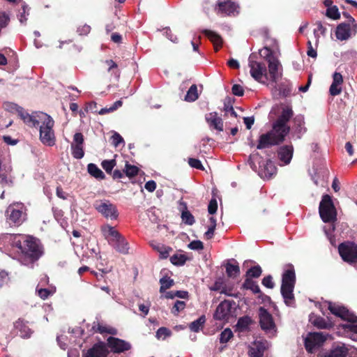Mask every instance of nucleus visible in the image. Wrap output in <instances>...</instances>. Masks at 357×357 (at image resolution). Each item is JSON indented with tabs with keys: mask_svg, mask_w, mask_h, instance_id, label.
I'll use <instances>...</instances> for the list:
<instances>
[{
	"mask_svg": "<svg viewBox=\"0 0 357 357\" xmlns=\"http://www.w3.org/2000/svg\"><path fill=\"white\" fill-rule=\"evenodd\" d=\"M252 323V319L249 317H241L236 324V327L240 331H246Z\"/></svg>",
	"mask_w": 357,
	"mask_h": 357,
	"instance_id": "34",
	"label": "nucleus"
},
{
	"mask_svg": "<svg viewBox=\"0 0 357 357\" xmlns=\"http://www.w3.org/2000/svg\"><path fill=\"white\" fill-rule=\"evenodd\" d=\"M205 119L211 128L219 132L223 130V121L217 112H211L206 114Z\"/></svg>",
	"mask_w": 357,
	"mask_h": 357,
	"instance_id": "20",
	"label": "nucleus"
},
{
	"mask_svg": "<svg viewBox=\"0 0 357 357\" xmlns=\"http://www.w3.org/2000/svg\"><path fill=\"white\" fill-rule=\"evenodd\" d=\"M352 31L354 34L357 32L356 24L350 26L346 23H341L337 26L335 35L338 40H346L351 37Z\"/></svg>",
	"mask_w": 357,
	"mask_h": 357,
	"instance_id": "15",
	"label": "nucleus"
},
{
	"mask_svg": "<svg viewBox=\"0 0 357 357\" xmlns=\"http://www.w3.org/2000/svg\"><path fill=\"white\" fill-rule=\"evenodd\" d=\"M231 306L227 301L221 302L217 307L214 314V318L218 320H223L228 317L230 313Z\"/></svg>",
	"mask_w": 357,
	"mask_h": 357,
	"instance_id": "23",
	"label": "nucleus"
},
{
	"mask_svg": "<svg viewBox=\"0 0 357 357\" xmlns=\"http://www.w3.org/2000/svg\"><path fill=\"white\" fill-rule=\"evenodd\" d=\"M294 122L296 126L297 132L301 135L303 134L306 130L305 128L304 127V117L301 115L297 116L294 119Z\"/></svg>",
	"mask_w": 357,
	"mask_h": 357,
	"instance_id": "39",
	"label": "nucleus"
},
{
	"mask_svg": "<svg viewBox=\"0 0 357 357\" xmlns=\"http://www.w3.org/2000/svg\"><path fill=\"white\" fill-rule=\"evenodd\" d=\"M14 327L20 333V337L23 338H29L32 334L31 330L22 319H18L14 324Z\"/></svg>",
	"mask_w": 357,
	"mask_h": 357,
	"instance_id": "26",
	"label": "nucleus"
},
{
	"mask_svg": "<svg viewBox=\"0 0 357 357\" xmlns=\"http://www.w3.org/2000/svg\"><path fill=\"white\" fill-rule=\"evenodd\" d=\"M171 335H172V332L169 329H168L167 328H165V327H160L156 331L155 336L158 340H160V339L165 340L167 337L171 336Z\"/></svg>",
	"mask_w": 357,
	"mask_h": 357,
	"instance_id": "41",
	"label": "nucleus"
},
{
	"mask_svg": "<svg viewBox=\"0 0 357 357\" xmlns=\"http://www.w3.org/2000/svg\"><path fill=\"white\" fill-rule=\"evenodd\" d=\"M205 321H206L205 316H201L199 319L192 321L190 324L189 328L191 331L197 333L202 328Z\"/></svg>",
	"mask_w": 357,
	"mask_h": 357,
	"instance_id": "32",
	"label": "nucleus"
},
{
	"mask_svg": "<svg viewBox=\"0 0 357 357\" xmlns=\"http://www.w3.org/2000/svg\"><path fill=\"white\" fill-rule=\"evenodd\" d=\"M8 281V273L4 271H0V287Z\"/></svg>",
	"mask_w": 357,
	"mask_h": 357,
	"instance_id": "64",
	"label": "nucleus"
},
{
	"mask_svg": "<svg viewBox=\"0 0 357 357\" xmlns=\"http://www.w3.org/2000/svg\"><path fill=\"white\" fill-rule=\"evenodd\" d=\"M107 344L114 353H121L130 349V344L122 340L110 337L107 340Z\"/></svg>",
	"mask_w": 357,
	"mask_h": 357,
	"instance_id": "16",
	"label": "nucleus"
},
{
	"mask_svg": "<svg viewBox=\"0 0 357 357\" xmlns=\"http://www.w3.org/2000/svg\"><path fill=\"white\" fill-rule=\"evenodd\" d=\"M310 319L314 326L319 328H328L331 326L330 323L326 322L324 319L320 317H311Z\"/></svg>",
	"mask_w": 357,
	"mask_h": 357,
	"instance_id": "33",
	"label": "nucleus"
},
{
	"mask_svg": "<svg viewBox=\"0 0 357 357\" xmlns=\"http://www.w3.org/2000/svg\"><path fill=\"white\" fill-rule=\"evenodd\" d=\"M6 220L9 224L20 225L26 220V208L22 203H14L6 211Z\"/></svg>",
	"mask_w": 357,
	"mask_h": 357,
	"instance_id": "7",
	"label": "nucleus"
},
{
	"mask_svg": "<svg viewBox=\"0 0 357 357\" xmlns=\"http://www.w3.org/2000/svg\"><path fill=\"white\" fill-rule=\"evenodd\" d=\"M319 214L325 222H333L336 219V211L331 196L325 195L319 204Z\"/></svg>",
	"mask_w": 357,
	"mask_h": 357,
	"instance_id": "10",
	"label": "nucleus"
},
{
	"mask_svg": "<svg viewBox=\"0 0 357 357\" xmlns=\"http://www.w3.org/2000/svg\"><path fill=\"white\" fill-rule=\"evenodd\" d=\"M307 54L308 56H310L312 58H316L317 56V51L315 49L313 48L310 40H308V42H307Z\"/></svg>",
	"mask_w": 357,
	"mask_h": 357,
	"instance_id": "58",
	"label": "nucleus"
},
{
	"mask_svg": "<svg viewBox=\"0 0 357 357\" xmlns=\"http://www.w3.org/2000/svg\"><path fill=\"white\" fill-rule=\"evenodd\" d=\"M223 111L226 115H231L235 118L237 117V114L234 109L231 99L230 98H226L225 99Z\"/></svg>",
	"mask_w": 357,
	"mask_h": 357,
	"instance_id": "31",
	"label": "nucleus"
},
{
	"mask_svg": "<svg viewBox=\"0 0 357 357\" xmlns=\"http://www.w3.org/2000/svg\"><path fill=\"white\" fill-rule=\"evenodd\" d=\"M88 172L94 178L100 180L105 178L103 172L95 164L90 163L87 166Z\"/></svg>",
	"mask_w": 357,
	"mask_h": 357,
	"instance_id": "28",
	"label": "nucleus"
},
{
	"mask_svg": "<svg viewBox=\"0 0 357 357\" xmlns=\"http://www.w3.org/2000/svg\"><path fill=\"white\" fill-rule=\"evenodd\" d=\"M218 209V203L215 199H212L208 204V211L210 214H214Z\"/></svg>",
	"mask_w": 357,
	"mask_h": 357,
	"instance_id": "54",
	"label": "nucleus"
},
{
	"mask_svg": "<svg viewBox=\"0 0 357 357\" xmlns=\"http://www.w3.org/2000/svg\"><path fill=\"white\" fill-rule=\"evenodd\" d=\"M262 284L268 288L272 289L274 287V282H273V278L271 275H268L265 277L262 280Z\"/></svg>",
	"mask_w": 357,
	"mask_h": 357,
	"instance_id": "56",
	"label": "nucleus"
},
{
	"mask_svg": "<svg viewBox=\"0 0 357 357\" xmlns=\"http://www.w3.org/2000/svg\"><path fill=\"white\" fill-rule=\"evenodd\" d=\"M181 205H182L183 206V209H185L182 211L181 213L182 221L188 225H193L195 222V218L193 215L187 211L186 204L185 203H181Z\"/></svg>",
	"mask_w": 357,
	"mask_h": 357,
	"instance_id": "29",
	"label": "nucleus"
},
{
	"mask_svg": "<svg viewBox=\"0 0 357 357\" xmlns=\"http://www.w3.org/2000/svg\"><path fill=\"white\" fill-rule=\"evenodd\" d=\"M231 91L233 94L237 96H242L244 93L243 87L239 84H234Z\"/></svg>",
	"mask_w": 357,
	"mask_h": 357,
	"instance_id": "55",
	"label": "nucleus"
},
{
	"mask_svg": "<svg viewBox=\"0 0 357 357\" xmlns=\"http://www.w3.org/2000/svg\"><path fill=\"white\" fill-rule=\"evenodd\" d=\"M224 282L222 279L219 278L217 280L214 284L210 288L212 291H220L222 294H225V288L223 287Z\"/></svg>",
	"mask_w": 357,
	"mask_h": 357,
	"instance_id": "47",
	"label": "nucleus"
},
{
	"mask_svg": "<svg viewBox=\"0 0 357 357\" xmlns=\"http://www.w3.org/2000/svg\"><path fill=\"white\" fill-rule=\"evenodd\" d=\"M139 169L135 165H131L128 163L126 164L124 172L126 174L129 176H135L137 174Z\"/></svg>",
	"mask_w": 357,
	"mask_h": 357,
	"instance_id": "44",
	"label": "nucleus"
},
{
	"mask_svg": "<svg viewBox=\"0 0 357 357\" xmlns=\"http://www.w3.org/2000/svg\"><path fill=\"white\" fill-rule=\"evenodd\" d=\"M56 340L60 348L63 350H66L67 348V344L65 342L66 340V336L63 335L57 336Z\"/></svg>",
	"mask_w": 357,
	"mask_h": 357,
	"instance_id": "59",
	"label": "nucleus"
},
{
	"mask_svg": "<svg viewBox=\"0 0 357 357\" xmlns=\"http://www.w3.org/2000/svg\"><path fill=\"white\" fill-rule=\"evenodd\" d=\"M328 335L324 333H309L305 337V347L310 353H313L315 349L321 346L326 340Z\"/></svg>",
	"mask_w": 357,
	"mask_h": 357,
	"instance_id": "12",
	"label": "nucleus"
},
{
	"mask_svg": "<svg viewBox=\"0 0 357 357\" xmlns=\"http://www.w3.org/2000/svg\"><path fill=\"white\" fill-rule=\"evenodd\" d=\"M160 292L164 293L166 289L174 285V280L169 278L163 277L160 280Z\"/></svg>",
	"mask_w": 357,
	"mask_h": 357,
	"instance_id": "37",
	"label": "nucleus"
},
{
	"mask_svg": "<svg viewBox=\"0 0 357 357\" xmlns=\"http://www.w3.org/2000/svg\"><path fill=\"white\" fill-rule=\"evenodd\" d=\"M349 355V357H357V349L344 343H338L325 357H348Z\"/></svg>",
	"mask_w": 357,
	"mask_h": 357,
	"instance_id": "13",
	"label": "nucleus"
},
{
	"mask_svg": "<svg viewBox=\"0 0 357 357\" xmlns=\"http://www.w3.org/2000/svg\"><path fill=\"white\" fill-rule=\"evenodd\" d=\"M70 147L72 155L75 158L81 159L84 157V136L81 132H77L74 135Z\"/></svg>",
	"mask_w": 357,
	"mask_h": 357,
	"instance_id": "14",
	"label": "nucleus"
},
{
	"mask_svg": "<svg viewBox=\"0 0 357 357\" xmlns=\"http://www.w3.org/2000/svg\"><path fill=\"white\" fill-rule=\"evenodd\" d=\"M108 354L106 346L102 344H97L89 349L84 357H107Z\"/></svg>",
	"mask_w": 357,
	"mask_h": 357,
	"instance_id": "22",
	"label": "nucleus"
},
{
	"mask_svg": "<svg viewBox=\"0 0 357 357\" xmlns=\"http://www.w3.org/2000/svg\"><path fill=\"white\" fill-rule=\"evenodd\" d=\"M29 8L27 5L24 4L22 6V12L19 15V20L22 24H24L27 20V16L29 15Z\"/></svg>",
	"mask_w": 357,
	"mask_h": 357,
	"instance_id": "49",
	"label": "nucleus"
},
{
	"mask_svg": "<svg viewBox=\"0 0 357 357\" xmlns=\"http://www.w3.org/2000/svg\"><path fill=\"white\" fill-rule=\"evenodd\" d=\"M226 273L228 277L235 278L240 274L239 266L228 263L226 266Z\"/></svg>",
	"mask_w": 357,
	"mask_h": 357,
	"instance_id": "36",
	"label": "nucleus"
},
{
	"mask_svg": "<svg viewBox=\"0 0 357 357\" xmlns=\"http://www.w3.org/2000/svg\"><path fill=\"white\" fill-rule=\"evenodd\" d=\"M204 33L206 36L211 40V41L213 43L214 47L216 51L222 46V39L218 33L215 32L204 30Z\"/></svg>",
	"mask_w": 357,
	"mask_h": 357,
	"instance_id": "27",
	"label": "nucleus"
},
{
	"mask_svg": "<svg viewBox=\"0 0 357 357\" xmlns=\"http://www.w3.org/2000/svg\"><path fill=\"white\" fill-rule=\"evenodd\" d=\"M278 46L275 43L271 47H264L259 50V54L268 64L255 61L256 55L252 53L248 58V66L250 75L257 82L266 84L267 81L276 83L282 76V66L278 59Z\"/></svg>",
	"mask_w": 357,
	"mask_h": 357,
	"instance_id": "1",
	"label": "nucleus"
},
{
	"mask_svg": "<svg viewBox=\"0 0 357 357\" xmlns=\"http://www.w3.org/2000/svg\"><path fill=\"white\" fill-rule=\"evenodd\" d=\"M326 16L333 20H337L340 17L338 8L336 6H329L326 10Z\"/></svg>",
	"mask_w": 357,
	"mask_h": 357,
	"instance_id": "40",
	"label": "nucleus"
},
{
	"mask_svg": "<svg viewBox=\"0 0 357 357\" xmlns=\"http://www.w3.org/2000/svg\"><path fill=\"white\" fill-rule=\"evenodd\" d=\"M21 117L28 126H39L40 140L43 144L50 146L54 145L56 139L52 129L54 122L50 116L41 112H36L31 114L22 112Z\"/></svg>",
	"mask_w": 357,
	"mask_h": 357,
	"instance_id": "3",
	"label": "nucleus"
},
{
	"mask_svg": "<svg viewBox=\"0 0 357 357\" xmlns=\"http://www.w3.org/2000/svg\"><path fill=\"white\" fill-rule=\"evenodd\" d=\"M218 11L226 15L238 13V6L229 0H219L218 1Z\"/></svg>",
	"mask_w": 357,
	"mask_h": 357,
	"instance_id": "19",
	"label": "nucleus"
},
{
	"mask_svg": "<svg viewBox=\"0 0 357 357\" xmlns=\"http://www.w3.org/2000/svg\"><path fill=\"white\" fill-rule=\"evenodd\" d=\"M187 257L184 254H176L171 257V262L176 266H182L187 261Z\"/></svg>",
	"mask_w": 357,
	"mask_h": 357,
	"instance_id": "38",
	"label": "nucleus"
},
{
	"mask_svg": "<svg viewBox=\"0 0 357 357\" xmlns=\"http://www.w3.org/2000/svg\"><path fill=\"white\" fill-rule=\"evenodd\" d=\"M294 149L291 145H286L280 148L278 158L283 165H287L291 162L293 156Z\"/></svg>",
	"mask_w": 357,
	"mask_h": 357,
	"instance_id": "24",
	"label": "nucleus"
},
{
	"mask_svg": "<svg viewBox=\"0 0 357 357\" xmlns=\"http://www.w3.org/2000/svg\"><path fill=\"white\" fill-rule=\"evenodd\" d=\"M185 307V303L184 301H177L174 303V305L172 309V312L174 315H178V313L181 311H182L183 310H184Z\"/></svg>",
	"mask_w": 357,
	"mask_h": 357,
	"instance_id": "46",
	"label": "nucleus"
},
{
	"mask_svg": "<svg viewBox=\"0 0 357 357\" xmlns=\"http://www.w3.org/2000/svg\"><path fill=\"white\" fill-rule=\"evenodd\" d=\"M109 245L117 252L121 254L126 255L128 253L129 247L128 242L122 235H121L119 238H116L114 243H112Z\"/></svg>",
	"mask_w": 357,
	"mask_h": 357,
	"instance_id": "25",
	"label": "nucleus"
},
{
	"mask_svg": "<svg viewBox=\"0 0 357 357\" xmlns=\"http://www.w3.org/2000/svg\"><path fill=\"white\" fill-rule=\"evenodd\" d=\"M164 31H165L164 34L166 36V37L169 40H171L173 43H176L177 42V38L172 35V31L169 29V28L167 27V28L164 29Z\"/></svg>",
	"mask_w": 357,
	"mask_h": 357,
	"instance_id": "63",
	"label": "nucleus"
},
{
	"mask_svg": "<svg viewBox=\"0 0 357 357\" xmlns=\"http://www.w3.org/2000/svg\"><path fill=\"white\" fill-rule=\"evenodd\" d=\"M338 250L344 261L348 263L357 262V245L354 243H342L339 245Z\"/></svg>",
	"mask_w": 357,
	"mask_h": 357,
	"instance_id": "11",
	"label": "nucleus"
},
{
	"mask_svg": "<svg viewBox=\"0 0 357 357\" xmlns=\"http://www.w3.org/2000/svg\"><path fill=\"white\" fill-rule=\"evenodd\" d=\"M233 337V333L230 328L225 329L220 335V342L221 343L228 342Z\"/></svg>",
	"mask_w": 357,
	"mask_h": 357,
	"instance_id": "42",
	"label": "nucleus"
},
{
	"mask_svg": "<svg viewBox=\"0 0 357 357\" xmlns=\"http://www.w3.org/2000/svg\"><path fill=\"white\" fill-rule=\"evenodd\" d=\"M188 248L193 250H200L204 248L203 243L200 241H192L188 245Z\"/></svg>",
	"mask_w": 357,
	"mask_h": 357,
	"instance_id": "53",
	"label": "nucleus"
},
{
	"mask_svg": "<svg viewBox=\"0 0 357 357\" xmlns=\"http://www.w3.org/2000/svg\"><path fill=\"white\" fill-rule=\"evenodd\" d=\"M199 98L197 85L192 84L185 96V100L187 102H194Z\"/></svg>",
	"mask_w": 357,
	"mask_h": 357,
	"instance_id": "30",
	"label": "nucleus"
},
{
	"mask_svg": "<svg viewBox=\"0 0 357 357\" xmlns=\"http://www.w3.org/2000/svg\"><path fill=\"white\" fill-rule=\"evenodd\" d=\"M55 291L54 290H49L47 289H40L37 290L38 295L43 300L47 298L50 295H52Z\"/></svg>",
	"mask_w": 357,
	"mask_h": 357,
	"instance_id": "50",
	"label": "nucleus"
},
{
	"mask_svg": "<svg viewBox=\"0 0 357 357\" xmlns=\"http://www.w3.org/2000/svg\"><path fill=\"white\" fill-rule=\"evenodd\" d=\"M91 31V26L88 24H84L77 28V32L79 35H87Z\"/></svg>",
	"mask_w": 357,
	"mask_h": 357,
	"instance_id": "60",
	"label": "nucleus"
},
{
	"mask_svg": "<svg viewBox=\"0 0 357 357\" xmlns=\"http://www.w3.org/2000/svg\"><path fill=\"white\" fill-rule=\"evenodd\" d=\"M296 282V275L294 268L291 265L288 266V268L284 271L282 275L281 294L284 298L285 304L288 306H293L294 296L293 291Z\"/></svg>",
	"mask_w": 357,
	"mask_h": 357,
	"instance_id": "6",
	"label": "nucleus"
},
{
	"mask_svg": "<svg viewBox=\"0 0 357 357\" xmlns=\"http://www.w3.org/2000/svg\"><path fill=\"white\" fill-rule=\"evenodd\" d=\"M94 208L104 218L114 220L119 217V211L115 204L107 199H98L93 203Z\"/></svg>",
	"mask_w": 357,
	"mask_h": 357,
	"instance_id": "9",
	"label": "nucleus"
},
{
	"mask_svg": "<svg viewBox=\"0 0 357 357\" xmlns=\"http://www.w3.org/2000/svg\"><path fill=\"white\" fill-rule=\"evenodd\" d=\"M269 344L266 340H256L250 347L249 354L250 357H263L266 349L268 348Z\"/></svg>",
	"mask_w": 357,
	"mask_h": 357,
	"instance_id": "17",
	"label": "nucleus"
},
{
	"mask_svg": "<svg viewBox=\"0 0 357 357\" xmlns=\"http://www.w3.org/2000/svg\"><path fill=\"white\" fill-rule=\"evenodd\" d=\"M328 309L334 315L348 321L342 325V328L349 338L357 341V324H356L357 317L344 306L336 303H329Z\"/></svg>",
	"mask_w": 357,
	"mask_h": 357,
	"instance_id": "5",
	"label": "nucleus"
},
{
	"mask_svg": "<svg viewBox=\"0 0 357 357\" xmlns=\"http://www.w3.org/2000/svg\"><path fill=\"white\" fill-rule=\"evenodd\" d=\"M101 165L107 173H111L116 165V161L114 160H105L102 162Z\"/></svg>",
	"mask_w": 357,
	"mask_h": 357,
	"instance_id": "45",
	"label": "nucleus"
},
{
	"mask_svg": "<svg viewBox=\"0 0 357 357\" xmlns=\"http://www.w3.org/2000/svg\"><path fill=\"white\" fill-rule=\"evenodd\" d=\"M333 84L342 86L343 83V77L342 75L339 73H334L333 75Z\"/></svg>",
	"mask_w": 357,
	"mask_h": 357,
	"instance_id": "57",
	"label": "nucleus"
},
{
	"mask_svg": "<svg viewBox=\"0 0 357 357\" xmlns=\"http://www.w3.org/2000/svg\"><path fill=\"white\" fill-rule=\"evenodd\" d=\"M258 316L261 329L268 336H274L277 332V327L272 314L264 307H260Z\"/></svg>",
	"mask_w": 357,
	"mask_h": 357,
	"instance_id": "8",
	"label": "nucleus"
},
{
	"mask_svg": "<svg viewBox=\"0 0 357 357\" xmlns=\"http://www.w3.org/2000/svg\"><path fill=\"white\" fill-rule=\"evenodd\" d=\"M112 144L117 147L120 144H124V140L123 137L116 132H114L112 137Z\"/></svg>",
	"mask_w": 357,
	"mask_h": 357,
	"instance_id": "48",
	"label": "nucleus"
},
{
	"mask_svg": "<svg viewBox=\"0 0 357 357\" xmlns=\"http://www.w3.org/2000/svg\"><path fill=\"white\" fill-rule=\"evenodd\" d=\"M101 231L109 244L114 243L121 235L114 227L108 224L102 226Z\"/></svg>",
	"mask_w": 357,
	"mask_h": 357,
	"instance_id": "21",
	"label": "nucleus"
},
{
	"mask_svg": "<svg viewBox=\"0 0 357 357\" xmlns=\"http://www.w3.org/2000/svg\"><path fill=\"white\" fill-rule=\"evenodd\" d=\"M342 92V86L337 85L335 84L332 83L330 89H329V93L331 96H335L339 95Z\"/></svg>",
	"mask_w": 357,
	"mask_h": 357,
	"instance_id": "52",
	"label": "nucleus"
},
{
	"mask_svg": "<svg viewBox=\"0 0 357 357\" xmlns=\"http://www.w3.org/2000/svg\"><path fill=\"white\" fill-rule=\"evenodd\" d=\"M259 163V175L264 178H270L276 174V167L271 160H267L262 165Z\"/></svg>",
	"mask_w": 357,
	"mask_h": 357,
	"instance_id": "18",
	"label": "nucleus"
},
{
	"mask_svg": "<svg viewBox=\"0 0 357 357\" xmlns=\"http://www.w3.org/2000/svg\"><path fill=\"white\" fill-rule=\"evenodd\" d=\"M292 116L293 110L291 107L289 106L284 107L280 116L273 124V129L260 135L257 148L263 149L282 142L285 136L289 132L290 128L287 126V123Z\"/></svg>",
	"mask_w": 357,
	"mask_h": 357,
	"instance_id": "2",
	"label": "nucleus"
},
{
	"mask_svg": "<svg viewBox=\"0 0 357 357\" xmlns=\"http://www.w3.org/2000/svg\"><path fill=\"white\" fill-rule=\"evenodd\" d=\"M10 240L13 246L17 248L25 256L33 260L38 259L42 255L38 241L31 236L14 234L10 235Z\"/></svg>",
	"mask_w": 357,
	"mask_h": 357,
	"instance_id": "4",
	"label": "nucleus"
},
{
	"mask_svg": "<svg viewBox=\"0 0 357 357\" xmlns=\"http://www.w3.org/2000/svg\"><path fill=\"white\" fill-rule=\"evenodd\" d=\"M317 29H315L314 31V34L315 37L317 38L316 43L318 42V37H319L318 32H320L321 34H324L325 32V30H326L320 22L317 23Z\"/></svg>",
	"mask_w": 357,
	"mask_h": 357,
	"instance_id": "62",
	"label": "nucleus"
},
{
	"mask_svg": "<svg viewBox=\"0 0 357 357\" xmlns=\"http://www.w3.org/2000/svg\"><path fill=\"white\" fill-rule=\"evenodd\" d=\"M188 164L191 167H193V168H195L197 169H201V170L204 169V167H203L201 161L198 159L190 158L188 159Z\"/></svg>",
	"mask_w": 357,
	"mask_h": 357,
	"instance_id": "51",
	"label": "nucleus"
},
{
	"mask_svg": "<svg viewBox=\"0 0 357 357\" xmlns=\"http://www.w3.org/2000/svg\"><path fill=\"white\" fill-rule=\"evenodd\" d=\"M243 288L251 290L253 293L257 294L260 291L258 284L251 278H247L243 284Z\"/></svg>",
	"mask_w": 357,
	"mask_h": 357,
	"instance_id": "35",
	"label": "nucleus"
},
{
	"mask_svg": "<svg viewBox=\"0 0 357 357\" xmlns=\"http://www.w3.org/2000/svg\"><path fill=\"white\" fill-rule=\"evenodd\" d=\"M261 268L259 266L250 268L246 273L247 278H259L261 274Z\"/></svg>",
	"mask_w": 357,
	"mask_h": 357,
	"instance_id": "43",
	"label": "nucleus"
},
{
	"mask_svg": "<svg viewBox=\"0 0 357 357\" xmlns=\"http://www.w3.org/2000/svg\"><path fill=\"white\" fill-rule=\"evenodd\" d=\"M144 188L145 189L150 192H153L155 188H156V183L154 181H147L145 185H144Z\"/></svg>",
	"mask_w": 357,
	"mask_h": 357,
	"instance_id": "61",
	"label": "nucleus"
}]
</instances>
